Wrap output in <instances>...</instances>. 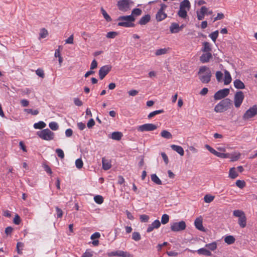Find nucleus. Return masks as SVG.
<instances>
[{
	"instance_id": "47",
	"label": "nucleus",
	"mask_w": 257,
	"mask_h": 257,
	"mask_svg": "<svg viewBox=\"0 0 257 257\" xmlns=\"http://www.w3.org/2000/svg\"><path fill=\"white\" fill-rule=\"evenodd\" d=\"M230 154L228 153H222L217 152L216 153V156L221 158H227L230 157Z\"/></svg>"
},
{
	"instance_id": "2",
	"label": "nucleus",
	"mask_w": 257,
	"mask_h": 257,
	"mask_svg": "<svg viewBox=\"0 0 257 257\" xmlns=\"http://www.w3.org/2000/svg\"><path fill=\"white\" fill-rule=\"evenodd\" d=\"M117 20L119 21L118 23L119 26L126 28L135 27V24L133 22L135 21V19L132 15L120 16L118 18Z\"/></svg>"
},
{
	"instance_id": "24",
	"label": "nucleus",
	"mask_w": 257,
	"mask_h": 257,
	"mask_svg": "<svg viewBox=\"0 0 257 257\" xmlns=\"http://www.w3.org/2000/svg\"><path fill=\"white\" fill-rule=\"evenodd\" d=\"M190 8V4L188 0H184L183 1L181 2L180 5V8H181V9H187V10H189Z\"/></svg>"
},
{
	"instance_id": "45",
	"label": "nucleus",
	"mask_w": 257,
	"mask_h": 257,
	"mask_svg": "<svg viewBox=\"0 0 257 257\" xmlns=\"http://www.w3.org/2000/svg\"><path fill=\"white\" fill-rule=\"evenodd\" d=\"M167 52V50L166 48L160 49L156 50L155 54L156 56H159L166 54Z\"/></svg>"
},
{
	"instance_id": "51",
	"label": "nucleus",
	"mask_w": 257,
	"mask_h": 257,
	"mask_svg": "<svg viewBox=\"0 0 257 257\" xmlns=\"http://www.w3.org/2000/svg\"><path fill=\"white\" fill-rule=\"evenodd\" d=\"M25 111L28 113H31L32 115H37L39 113V111L37 109L33 110L32 109H25Z\"/></svg>"
},
{
	"instance_id": "20",
	"label": "nucleus",
	"mask_w": 257,
	"mask_h": 257,
	"mask_svg": "<svg viewBox=\"0 0 257 257\" xmlns=\"http://www.w3.org/2000/svg\"><path fill=\"white\" fill-rule=\"evenodd\" d=\"M206 7L203 6L200 9V12H197V19L198 20H202L204 18V15L206 14Z\"/></svg>"
},
{
	"instance_id": "7",
	"label": "nucleus",
	"mask_w": 257,
	"mask_h": 257,
	"mask_svg": "<svg viewBox=\"0 0 257 257\" xmlns=\"http://www.w3.org/2000/svg\"><path fill=\"white\" fill-rule=\"evenodd\" d=\"M157 126L153 123H146L141 125L137 127V130L141 132L145 131H153L156 130Z\"/></svg>"
},
{
	"instance_id": "18",
	"label": "nucleus",
	"mask_w": 257,
	"mask_h": 257,
	"mask_svg": "<svg viewBox=\"0 0 257 257\" xmlns=\"http://www.w3.org/2000/svg\"><path fill=\"white\" fill-rule=\"evenodd\" d=\"M194 224L197 229L201 231H204V228L202 224V220L199 218L195 219L194 221Z\"/></svg>"
},
{
	"instance_id": "15",
	"label": "nucleus",
	"mask_w": 257,
	"mask_h": 257,
	"mask_svg": "<svg viewBox=\"0 0 257 257\" xmlns=\"http://www.w3.org/2000/svg\"><path fill=\"white\" fill-rule=\"evenodd\" d=\"M170 31L171 33H177L180 31V27L178 24L173 23L170 27Z\"/></svg>"
},
{
	"instance_id": "26",
	"label": "nucleus",
	"mask_w": 257,
	"mask_h": 257,
	"mask_svg": "<svg viewBox=\"0 0 257 257\" xmlns=\"http://www.w3.org/2000/svg\"><path fill=\"white\" fill-rule=\"evenodd\" d=\"M116 256H121V257H132V255L128 252L126 251H124L122 250H117L116 251Z\"/></svg>"
},
{
	"instance_id": "64",
	"label": "nucleus",
	"mask_w": 257,
	"mask_h": 257,
	"mask_svg": "<svg viewBox=\"0 0 257 257\" xmlns=\"http://www.w3.org/2000/svg\"><path fill=\"white\" fill-rule=\"evenodd\" d=\"M74 103L77 106H81L83 104L82 101L78 98H74Z\"/></svg>"
},
{
	"instance_id": "25",
	"label": "nucleus",
	"mask_w": 257,
	"mask_h": 257,
	"mask_svg": "<svg viewBox=\"0 0 257 257\" xmlns=\"http://www.w3.org/2000/svg\"><path fill=\"white\" fill-rule=\"evenodd\" d=\"M198 254H203L206 256H211L212 255L211 252L208 249L205 248H201L197 250Z\"/></svg>"
},
{
	"instance_id": "63",
	"label": "nucleus",
	"mask_w": 257,
	"mask_h": 257,
	"mask_svg": "<svg viewBox=\"0 0 257 257\" xmlns=\"http://www.w3.org/2000/svg\"><path fill=\"white\" fill-rule=\"evenodd\" d=\"M44 168L45 171L49 174H52V171L49 166L46 164L44 165Z\"/></svg>"
},
{
	"instance_id": "29",
	"label": "nucleus",
	"mask_w": 257,
	"mask_h": 257,
	"mask_svg": "<svg viewBox=\"0 0 257 257\" xmlns=\"http://www.w3.org/2000/svg\"><path fill=\"white\" fill-rule=\"evenodd\" d=\"M151 178L152 181L157 185H161L162 184L161 180L155 174H152Z\"/></svg>"
},
{
	"instance_id": "9",
	"label": "nucleus",
	"mask_w": 257,
	"mask_h": 257,
	"mask_svg": "<svg viewBox=\"0 0 257 257\" xmlns=\"http://www.w3.org/2000/svg\"><path fill=\"white\" fill-rule=\"evenodd\" d=\"M229 93V89L228 88H224L219 90L216 92L214 95V98L215 100H219L223 98H224L228 95Z\"/></svg>"
},
{
	"instance_id": "42",
	"label": "nucleus",
	"mask_w": 257,
	"mask_h": 257,
	"mask_svg": "<svg viewBox=\"0 0 257 257\" xmlns=\"http://www.w3.org/2000/svg\"><path fill=\"white\" fill-rule=\"evenodd\" d=\"M214 198V196L211 195H206L204 197V200L206 203H210Z\"/></svg>"
},
{
	"instance_id": "14",
	"label": "nucleus",
	"mask_w": 257,
	"mask_h": 257,
	"mask_svg": "<svg viewBox=\"0 0 257 257\" xmlns=\"http://www.w3.org/2000/svg\"><path fill=\"white\" fill-rule=\"evenodd\" d=\"M167 17L165 12L158 11L156 15V19L158 22H160L164 20Z\"/></svg>"
},
{
	"instance_id": "11",
	"label": "nucleus",
	"mask_w": 257,
	"mask_h": 257,
	"mask_svg": "<svg viewBox=\"0 0 257 257\" xmlns=\"http://www.w3.org/2000/svg\"><path fill=\"white\" fill-rule=\"evenodd\" d=\"M161 226V222L158 219L155 220L152 224L149 225L147 229V232H151L154 229H157Z\"/></svg>"
},
{
	"instance_id": "44",
	"label": "nucleus",
	"mask_w": 257,
	"mask_h": 257,
	"mask_svg": "<svg viewBox=\"0 0 257 257\" xmlns=\"http://www.w3.org/2000/svg\"><path fill=\"white\" fill-rule=\"evenodd\" d=\"M132 238L135 241H139L141 239V237L139 232H134L132 234Z\"/></svg>"
},
{
	"instance_id": "58",
	"label": "nucleus",
	"mask_w": 257,
	"mask_h": 257,
	"mask_svg": "<svg viewBox=\"0 0 257 257\" xmlns=\"http://www.w3.org/2000/svg\"><path fill=\"white\" fill-rule=\"evenodd\" d=\"M13 222L15 224L18 225L21 222V219L20 216L16 214L14 218Z\"/></svg>"
},
{
	"instance_id": "16",
	"label": "nucleus",
	"mask_w": 257,
	"mask_h": 257,
	"mask_svg": "<svg viewBox=\"0 0 257 257\" xmlns=\"http://www.w3.org/2000/svg\"><path fill=\"white\" fill-rule=\"evenodd\" d=\"M151 20V16L150 15L147 14L141 18L139 21V24L141 25H145L147 24Z\"/></svg>"
},
{
	"instance_id": "21",
	"label": "nucleus",
	"mask_w": 257,
	"mask_h": 257,
	"mask_svg": "<svg viewBox=\"0 0 257 257\" xmlns=\"http://www.w3.org/2000/svg\"><path fill=\"white\" fill-rule=\"evenodd\" d=\"M202 51L205 53H210L211 51V45L209 43L205 42L203 43V47L201 49Z\"/></svg>"
},
{
	"instance_id": "56",
	"label": "nucleus",
	"mask_w": 257,
	"mask_h": 257,
	"mask_svg": "<svg viewBox=\"0 0 257 257\" xmlns=\"http://www.w3.org/2000/svg\"><path fill=\"white\" fill-rule=\"evenodd\" d=\"M234 86L235 88L238 89L241 88V81L239 79H236L234 82Z\"/></svg>"
},
{
	"instance_id": "50",
	"label": "nucleus",
	"mask_w": 257,
	"mask_h": 257,
	"mask_svg": "<svg viewBox=\"0 0 257 257\" xmlns=\"http://www.w3.org/2000/svg\"><path fill=\"white\" fill-rule=\"evenodd\" d=\"M56 153H57L58 156L60 158L63 159L64 158V153L62 149H57L56 150Z\"/></svg>"
},
{
	"instance_id": "8",
	"label": "nucleus",
	"mask_w": 257,
	"mask_h": 257,
	"mask_svg": "<svg viewBox=\"0 0 257 257\" xmlns=\"http://www.w3.org/2000/svg\"><path fill=\"white\" fill-rule=\"evenodd\" d=\"M257 114V105H254L252 107L248 109L244 114L243 118L247 119L254 117Z\"/></svg>"
},
{
	"instance_id": "33",
	"label": "nucleus",
	"mask_w": 257,
	"mask_h": 257,
	"mask_svg": "<svg viewBox=\"0 0 257 257\" xmlns=\"http://www.w3.org/2000/svg\"><path fill=\"white\" fill-rule=\"evenodd\" d=\"M205 247H207L209 249H210L211 251H214L217 248V244L216 242L214 241L211 243L206 244L205 245Z\"/></svg>"
},
{
	"instance_id": "35",
	"label": "nucleus",
	"mask_w": 257,
	"mask_h": 257,
	"mask_svg": "<svg viewBox=\"0 0 257 257\" xmlns=\"http://www.w3.org/2000/svg\"><path fill=\"white\" fill-rule=\"evenodd\" d=\"M178 15L182 18H186L187 16V11L185 9H181V8H179Z\"/></svg>"
},
{
	"instance_id": "34",
	"label": "nucleus",
	"mask_w": 257,
	"mask_h": 257,
	"mask_svg": "<svg viewBox=\"0 0 257 257\" xmlns=\"http://www.w3.org/2000/svg\"><path fill=\"white\" fill-rule=\"evenodd\" d=\"M164 111L163 109H160V110H155V111H154L153 112H151L148 115V118L150 119V118H152L153 117H154V116H155L157 114L163 113Z\"/></svg>"
},
{
	"instance_id": "55",
	"label": "nucleus",
	"mask_w": 257,
	"mask_h": 257,
	"mask_svg": "<svg viewBox=\"0 0 257 257\" xmlns=\"http://www.w3.org/2000/svg\"><path fill=\"white\" fill-rule=\"evenodd\" d=\"M36 73L37 75L41 78H44L45 76V74L44 73V71L42 69H38L36 71Z\"/></svg>"
},
{
	"instance_id": "32",
	"label": "nucleus",
	"mask_w": 257,
	"mask_h": 257,
	"mask_svg": "<svg viewBox=\"0 0 257 257\" xmlns=\"http://www.w3.org/2000/svg\"><path fill=\"white\" fill-rule=\"evenodd\" d=\"M46 123L42 121H40L38 122L35 123L34 124V127L36 129H42L46 126Z\"/></svg>"
},
{
	"instance_id": "57",
	"label": "nucleus",
	"mask_w": 257,
	"mask_h": 257,
	"mask_svg": "<svg viewBox=\"0 0 257 257\" xmlns=\"http://www.w3.org/2000/svg\"><path fill=\"white\" fill-rule=\"evenodd\" d=\"M239 154L235 155V154H230V157L228 158L231 159V161L232 162L235 161L237 160L239 158Z\"/></svg>"
},
{
	"instance_id": "40",
	"label": "nucleus",
	"mask_w": 257,
	"mask_h": 257,
	"mask_svg": "<svg viewBox=\"0 0 257 257\" xmlns=\"http://www.w3.org/2000/svg\"><path fill=\"white\" fill-rule=\"evenodd\" d=\"M233 215L236 217H238V222L240 226H241V211L239 210H234Z\"/></svg>"
},
{
	"instance_id": "3",
	"label": "nucleus",
	"mask_w": 257,
	"mask_h": 257,
	"mask_svg": "<svg viewBox=\"0 0 257 257\" xmlns=\"http://www.w3.org/2000/svg\"><path fill=\"white\" fill-rule=\"evenodd\" d=\"M231 101L228 98H225L218 103L214 108V111L216 112H222L229 108Z\"/></svg>"
},
{
	"instance_id": "1",
	"label": "nucleus",
	"mask_w": 257,
	"mask_h": 257,
	"mask_svg": "<svg viewBox=\"0 0 257 257\" xmlns=\"http://www.w3.org/2000/svg\"><path fill=\"white\" fill-rule=\"evenodd\" d=\"M198 75L200 80L203 83L210 82L211 72L210 69L206 66H202L199 68Z\"/></svg>"
},
{
	"instance_id": "22",
	"label": "nucleus",
	"mask_w": 257,
	"mask_h": 257,
	"mask_svg": "<svg viewBox=\"0 0 257 257\" xmlns=\"http://www.w3.org/2000/svg\"><path fill=\"white\" fill-rule=\"evenodd\" d=\"M102 168L104 170H109L111 167V165L109 161L105 159L104 158H102Z\"/></svg>"
},
{
	"instance_id": "10",
	"label": "nucleus",
	"mask_w": 257,
	"mask_h": 257,
	"mask_svg": "<svg viewBox=\"0 0 257 257\" xmlns=\"http://www.w3.org/2000/svg\"><path fill=\"white\" fill-rule=\"evenodd\" d=\"M112 67L107 65L101 67L99 70V76L101 80H102L105 76L110 72Z\"/></svg>"
},
{
	"instance_id": "37",
	"label": "nucleus",
	"mask_w": 257,
	"mask_h": 257,
	"mask_svg": "<svg viewBox=\"0 0 257 257\" xmlns=\"http://www.w3.org/2000/svg\"><path fill=\"white\" fill-rule=\"evenodd\" d=\"M94 201L98 204H101L103 202V198L101 195H96L94 197Z\"/></svg>"
},
{
	"instance_id": "5",
	"label": "nucleus",
	"mask_w": 257,
	"mask_h": 257,
	"mask_svg": "<svg viewBox=\"0 0 257 257\" xmlns=\"http://www.w3.org/2000/svg\"><path fill=\"white\" fill-rule=\"evenodd\" d=\"M186 223L184 221H181L179 222H174L171 225V229L174 232L180 231L184 230L186 228Z\"/></svg>"
},
{
	"instance_id": "46",
	"label": "nucleus",
	"mask_w": 257,
	"mask_h": 257,
	"mask_svg": "<svg viewBox=\"0 0 257 257\" xmlns=\"http://www.w3.org/2000/svg\"><path fill=\"white\" fill-rule=\"evenodd\" d=\"M217 81L219 82H221L223 78V73L221 71H217L215 74Z\"/></svg>"
},
{
	"instance_id": "54",
	"label": "nucleus",
	"mask_w": 257,
	"mask_h": 257,
	"mask_svg": "<svg viewBox=\"0 0 257 257\" xmlns=\"http://www.w3.org/2000/svg\"><path fill=\"white\" fill-rule=\"evenodd\" d=\"M57 218H61L63 216V212L62 210L58 207H56Z\"/></svg>"
},
{
	"instance_id": "36",
	"label": "nucleus",
	"mask_w": 257,
	"mask_h": 257,
	"mask_svg": "<svg viewBox=\"0 0 257 257\" xmlns=\"http://www.w3.org/2000/svg\"><path fill=\"white\" fill-rule=\"evenodd\" d=\"M218 36V31L217 30L212 32L209 35V37L212 39V40L215 42L216 39Z\"/></svg>"
},
{
	"instance_id": "53",
	"label": "nucleus",
	"mask_w": 257,
	"mask_h": 257,
	"mask_svg": "<svg viewBox=\"0 0 257 257\" xmlns=\"http://www.w3.org/2000/svg\"><path fill=\"white\" fill-rule=\"evenodd\" d=\"M205 147L212 154L215 155H216V153H217V151H216L215 150H214L213 148L211 147L208 145H206L205 146Z\"/></svg>"
},
{
	"instance_id": "39",
	"label": "nucleus",
	"mask_w": 257,
	"mask_h": 257,
	"mask_svg": "<svg viewBox=\"0 0 257 257\" xmlns=\"http://www.w3.org/2000/svg\"><path fill=\"white\" fill-rule=\"evenodd\" d=\"M49 126L53 131H56L58 129L59 126L57 122L52 121L49 123Z\"/></svg>"
},
{
	"instance_id": "52",
	"label": "nucleus",
	"mask_w": 257,
	"mask_h": 257,
	"mask_svg": "<svg viewBox=\"0 0 257 257\" xmlns=\"http://www.w3.org/2000/svg\"><path fill=\"white\" fill-rule=\"evenodd\" d=\"M142 11L141 9L136 8L132 11V14L135 16H140L141 15Z\"/></svg>"
},
{
	"instance_id": "4",
	"label": "nucleus",
	"mask_w": 257,
	"mask_h": 257,
	"mask_svg": "<svg viewBox=\"0 0 257 257\" xmlns=\"http://www.w3.org/2000/svg\"><path fill=\"white\" fill-rule=\"evenodd\" d=\"M37 135L40 138L46 141L52 140L55 136L54 133L48 128L37 132Z\"/></svg>"
},
{
	"instance_id": "41",
	"label": "nucleus",
	"mask_w": 257,
	"mask_h": 257,
	"mask_svg": "<svg viewBox=\"0 0 257 257\" xmlns=\"http://www.w3.org/2000/svg\"><path fill=\"white\" fill-rule=\"evenodd\" d=\"M48 35V32L47 30L45 29H41L40 33V39L42 38H46Z\"/></svg>"
},
{
	"instance_id": "17",
	"label": "nucleus",
	"mask_w": 257,
	"mask_h": 257,
	"mask_svg": "<svg viewBox=\"0 0 257 257\" xmlns=\"http://www.w3.org/2000/svg\"><path fill=\"white\" fill-rule=\"evenodd\" d=\"M231 77L229 73V72L225 70H224V77L223 79V82L224 85H228L229 84L231 81Z\"/></svg>"
},
{
	"instance_id": "60",
	"label": "nucleus",
	"mask_w": 257,
	"mask_h": 257,
	"mask_svg": "<svg viewBox=\"0 0 257 257\" xmlns=\"http://www.w3.org/2000/svg\"><path fill=\"white\" fill-rule=\"evenodd\" d=\"M73 35H71L68 39L65 40L66 44H73Z\"/></svg>"
},
{
	"instance_id": "23",
	"label": "nucleus",
	"mask_w": 257,
	"mask_h": 257,
	"mask_svg": "<svg viewBox=\"0 0 257 257\" xmlns=\"http://www.w3.org/2000/svg\"><path fill=\"white\" fill-rule=\"evenodd\" d=\"M122 134L119 132H114L111 134V139L114 140L119 141L122 137Z\"/></svg>"
},
{
	"instance_id": "38",
	"label": "nucleus",
	"mask_w": 257,
	"mask_h": 257,
	"mask_svg": "<svg viewBox=\"0 0 257 257\" xmlns=\"http://www.w3.org/2000/svg\"><path fill=\"white\" fill-rule=\"evenodd\" d=\"M169 216L167 214H164L162 215L161 217V223L163 224H165L169 222Z\"/></svg>"
},
{
	"instance_id": "48",
	"label": "nucleus",
	"mask_w": 257,
	"mask_h": 257,
	"mask_svg": "<svg viewBox=\"0 0 257 257\" xmlns=\"http://www.w3.org/2000/svg\"><path fill=\"white\" fill-rule=\"evenodd\" d=\"M149 218V216L146 214H143L140 216V219L142 222H148Z\"/></svg>"
},
{
	"instance_id": "61",
	"label": "nucleus",
	"mask_w": 257,
	"mask_h": 257,
	"mask_svg": "<svg viewBox=\"0 0 257 257\" xmlns=\"http://www.w3.org/2000/svg\"><path fill=\"white\" fill-rule=\"evenodd\" d=\"M95 124V121L93 119L91 118L87 123V127L90 128H91Z\"/></svg>"
},
{
	"instance_id": "12",
	"label": "nucleus",
	"mask_w": 257,
	"mask_h": 257,
	"mask_svg": "<svg viewBox=\"0 0 257 257\" xmlns=\"http://www.w3.org/2000/svg\"><path fill=\"white\" fill-rule=\"evenodd\" d=\"M234 105L236 107L238 108L241 105V91L236 93L234 98Z\"/></svg>"
},
{
	"instance_id": "13",
	"label": "nucleus",
	"mask_w": 257,
	"mask_h": 257,
	"mask_svg": "<svg viewBox=\"0 0 257 257\" xmlns=\"http://www.w3.org/2000/svg\"><path fill=\"white\" fill-rule=\"evenodd\" d=\"M212 57V56L211 53H205L200 56V60L202 63H206L209 61Z\"/></svg>"
},
{
	"instance_id": "43",
	"label": "nucleus",
	"mask_w": 257,
	"mask_h": 257,
	"mask_svg": "<svg viewBox=\"0 0 257 257\" xmlns=\"http://www.w3.org/2000/svg\"><path fill=\"white\" fill-rule=\"evenodd\" d=\"M75 165L77 168L80 169L83 167V163L81 159H78L75 161Z\"/></svg>"
},
{
	"instance_id": "49",
	"label": "nucleus",
	"mask_w": 257,
	"mask_h": 257,
	"mask_svg": "<svg viewBox=\"0 0 257 257\" xmlns=\"http://www.w3.org/2000/svg\"><path fill=\"white\" fill-rule=\"evenodd\" d=\"M117 34L118 33L116 32H109L107 33L106 37L107 38L113 39L117 35Z\"/></svg>"
},
{
	"instance_id": "19",
	"label": "nucleus",
	"mask_w": 257,
	"mask_h": 257,
	"mask_svg": "<svg viewBox=\"0 0 257 257\" xmlns=\"http://www.w3.org/2000/svg\"><path fill=\"white\" fill-rule=\"evenodd\" d=\"M171 148L175 151L177 152L180 156H182L184 154V151L183 148L181 146L172 145Z\"/></svg>"
},
{
	"instance_id": "27",
	"label": "nucleus",
	"mask_w": 257,
	"mask_h": 257,
	"mask_svg": "<svg viewBox=\"0 0 257 257\" xmlns=\"http://www.w3.org/2000/svg\"><path fill=\"white\" fill-rule=\"evenodd\" d=\"M238 173L236 170V169L234 167L230 169L229 171V177L231 179H235L238 176Z\"/></svg>"
},
{
	"instance_id": "31",
	"label": "nucleus",
	"mask_w": 257,
	"mask_h": 257,
	"mask_svg": "<svg viewBox=\"0 0 257 257\" xmlns=\"http://www.w3.org/2000/svg\"><path fill=\"white\" fill-rule=\"evenodd\" d=\"M100 11L104 18L107 22L111 21V18L102 7L101 8Z\"/></svg>"
},
{
	"instance_id": "62",
	"label": "nucleus",
	"mask_w": 257,
	"mask_h": 257,
	"mask_svg": "<svg viewBox=\"0 0 257 257\" xmlns=\"http://www.w3.org/2000/svg\"><path fill=\"white\" fill-rule=\"evenodd\" d=\"M97 62L96 61V60L94 59L91 62V65H90V69L91 70L94 69L95 68H96L97 67Z\"/></svg>"
},
{
	"instance_id": "30",
	"label": "nucleus",
	"mask_w": 257,
	"mask_h": 257,
	"mask_svg": "<svg viewBox=\"0 0 257 257\" xmlns=\"http://www.w3.org/2000/svg\"><path fill=\"white\" fill-rule=\"evenodd\" d=\"M235 240V238L232 235H228L224 238V241L227 244H231L233 243Z\"/></svg>"
},
{
	"instance_id": "28",
	"label": "nucleus",
	"mask_w": 257,
	"mask_h": 257,
	"mask_svg": "<svg viewBox=\"0 0 257 257\" xmlns=\"http://www.w3.org/2000/svg\"><path fill=\"white\" fill-rule=\"evenodd\" d=\"M160 135L162 138L165 139H170L172 138V135L171 133L166 130L162 131Z\"/></svg>"
},
{
	"instance_id": "6",
	"label": "nucleus",
	"mask_w": 257,
	"mask_h": 257,
	"mask_svg": "<svg viewBox=\"0 0 257 257\" xmlns=\"http://www.w3.org/2000/svg\"><path fill=\"white\" fill-rule=\"evenodd\" d=\"M131 0H119L117 4L118 9L123 12H126L130 9Z\"/></svg>"
},
{
	"instance_id": "59",
	"label": "nucleus",
	"mask_w": 257,
	"mask_h": 257,
	"mask_svg": "<svg viewBox=\"0 0 257 257\" xmlns=\"http://www.w3.org/2000/svg\"><path fill=\"white\" fill-rule=\"evenodd\" d=\"M161 156L165 164L166 165L168 164L169 163V159L167 155L164 152H162L161 153Z\"/></svg>"
}]
</instances>
